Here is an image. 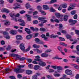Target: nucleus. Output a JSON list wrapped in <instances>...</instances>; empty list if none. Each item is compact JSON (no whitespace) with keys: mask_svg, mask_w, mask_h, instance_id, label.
Here are the masks:
<instances>
[{"mask_svg":"<svg viewBox=\"0 0 79 79\" xmlns=\"http://www.w3.org/2000/svg\"><path fill=\"white\" fill-rule=\"evenodd\" d=\"M20 48L23 51H25V52H29L31 49V46H29L28 48L25 50V47H24V44L23 43H21L19 45Z\"/></svg>","mask_w":79,"mask_h":79,"instance_id":"nucleus-1","label":"nucleus"},{"mask_svg":"<svg viewBox=\"0 0 79 79\" xmlns=\"http://www.w3.org/2000/svg\"><path fill=\"white\" fill-rule=\"evenodd\" d=\"M46 19V18L45 17H41L38 18L39 20L41 21V23H45L47 22V20H44Z\"/></svg>","mask_w":79,"mask_h":79,"instance_id":"nucleus-2","label":"nucleus"},{"mask_svg":"<svg viewBox=\"0 0 79 79\" xmlns=\"http://www.w3.org/2000/svg\"><path fill=\"white\" fill-rule=\"evenodd\" d=\"M69 23H71L70 24V25L73 26L74 25L75 23H77V20H73L72 19H70L69 20Z\"/></svg>","mask_w":79,"mask_h":79,"instance_id":"nucleus-3","label":"nucleus"},{"mask_svg":"<svg viewBox=\"0 0 79 79\" xmlns=\"http://www.w3.org/2000/svg\"><path fill=\"white\" fill-rule=\"evenodd\" d=\"M39 64L40 66H46V63L45 62L41 61L40 60L39 61V64Z\"/></svg>","mask_w":79,"mask_h":79,"instance_id":"nucleus-4","label":"nucleus"},{"mask_svg":"<svg viewBox=\"0 0 79 79\" xmlns=\"http://www.w3.org/2000/svg\"><path fill=\"white\" fill-rule=\"evenodd\" d=\"M10 15L11 18H13V17H19V16L20 14H17L15 15V14L13 13H10Z\"/></svg>","mask_w":79,"mask_h":79,"instance_id":"nucleus-5","label":"nucleus"},{"mask_svg":"<svg viewBox=\"0 0 79 79\" xmlns=\"http://www.w3.org/2000/svg\"><path fill=\"white\" fill-rule=\"evenodd\" d=\"M16 39L17 40H22L23 39V37L20 35H18L16 37Z\"/></svg>","mask_w":79,"mask_h":79,"instance_id":"nucleus-6","label":"nucleus"},{"mask_svg":"<svg viewBox=\"0 0 79 79\" xmlns=\"http://www.w3.org/2000/svg\"><path fill=\"white\" fill-rule=\"evenodd\" d=\"M65 73L66 74H68L69 75H70L72 74V71L71 70H66L65 71Z\"/></svg>","mask_w":79,"mask_h":79,"instance_id":"nucleus-7","label":"nucleus"},{"mask_svg":"<svg viewBox=\"0 0 79 79\" xmlns=\"http://www.w3.org/2000/svg\"><path fill=\"white\" fill-rule=\"evenodd\" d=\"M1 11L2 13L3 12H5V13H10V10H9L8 9H2V10H1Z\"/></svg>","mask_w":79,"mask_h":79,"instance_id":"nucleus-8","label":"nucleus"},{"mask_svg":"<svg viewBox=\"0 0 79 79\" xmlns=\"http://www.w3.org/2000/svg\"><path fill=\"white\" fill-rule=\"evenodd\" d=\"M10 33L12 35H14V34H16V31L15 30H11L10 31Z\"/></svg>","mask_w":79,"mask_h":79,"instance_id":"nucleus-9","label":"nucleus"},{"mask_svg":"<svg viewBox=\"0 0 79 79\" xmlns=\"http://www.w3.org/2000/svg\"><path fill=\"white\" fill-rule=\"evenodd\" d=\"M43 9L44 10H49L50 9V7H49V6H48L47 5H44L43 6Z\"/></svg>","mask_w":79,"mask_h":79,"instance_id":"nucleus-10","label":"nucleus"},{"mask_svg":"<svg viewBox=\"0 0 79 79\" xmlns=\"http://www.w3.org/2000/svg\"><path fill=\"white\" fill-rule=\"evenodd\" d=\"M58 35H54V34H52L50 35V38H51L52 39H55L56 37H58Z\"/></svg>","mask_w":79,"mask_h":79,"instance_id":"nucleus-11","label":"nucleus"},{"mask_svg":"<svg viewBox=\"0 0 79 79\" xmlns=\"http://www.w3.org/2000/svg\"><path fill=\"white\" fill-rule=\"evenodd\" d=\"M41 37L42 38H43L44 40L47 41V40L48 39V37L45 36V35L42 34L41 35Z\"/></svg>","mask_w":79,"mask_h":79,"instance_id":"nucleus-12","label":"nucleus"},{"mask_svg":"<svg viewBox=\"0 0 79 79\" xmlns=\"http://www.w3.org/2000/svg\"><path fill=\"white\" fill-rule=\"evenodd\" d=\"M35 58L36 59H35V61H41V60L40 59V57L39 56H35Z\"/></svg>","mask_w":79,"mask_h":79,"instance_id":"nucleus-13","label":"nucleus"},{"mask_svg":"<svg viewBox=\"0 0 79 79\" xmlns=\"http://www.w3.org/2000/svg\"><path fill=\"white\" fill-rule=\"evenodd\" d=\"M14 71L16 73H19V68H15L14 69Z\"/></svg>","mask_w":79,"mask_h":79,"instance_id":"nucleus-14","label":"nucleus"},{"mask_svg":"<svg viewBox=\"0 0 79 79\" xmlns=\"http://www.w3.org/2000/svg\"><path fill=\"white\" fill-rule=\"evenodd\" d=\"M32 35L30 34L29 35H27L26 36V39L27 40H30L31 39H32Z\"/></svg>","mask_w":79,"mask_h":79,"instance_id":"nucleus-15","label":"nucleus"},{"mask_svg":"<svg viewBox=\"0 0 79 79\" xmlns=\"http://www.w3.org/2000/svg\"><path fill=\"white\" fill-rule=\"evenodd\" d=\"M41 55L42 57H47L48 55V54H46L44 53L41 54Z\"/></svg>","mask_w":79,"mask_h":79,"instance_id":"nucleus-16","label":"nucleus"},{"mask_svg":"<svg viewBox=\"0 0 79 79\" xmlns=\"http://www.w3.org/2000/svg\"><path fill=\"white\" fill-rule=\"evenodd\" d=\"M26 74H28V75L31 74L32 73V71H31L30 70H26Z\"/></svg>","mask_w":79,"mask_h":79,"instance_id":"nucleus-17","label":"nucleus"},{"mask_svg":"<svg viewBox=\"0 0 79 79\" xmlns=\"http://www.w3.org/2000/svg\"><path fill=\"white\" fill-rule=\"evenodd\" d=\"M25 30L28 34H31V33L30 31V29H29L28 28H26Z\"/></svg>","mask_w":79,"mask_h":79,"instance_id":"nucleus-18","label":"nucleus"},{"mask_svg":"<svg viewBox=\"0 0 79 79\" xmlns=\"http://www.w3.org/2000/svg\"><path fill=\"white\" fill-rule=\"evenodd\" d=\"M55 15L58 18H61V17H63L64 16L63 15H60V13H56L55 14Z\"/></svg>","mask_w":79,"mask_h":79,"instance_id":"nucleus-19","label":"nucleus"},{"mask_svg":"<svg viewBox=\"0 0 79 79\" xmlns=\"http://www.w3.org/2000/svg\"><path fill=\"white\" fill-rule=\"evenodd\" d=\"M54 60H61L62 58L58 57V56H56L52 58Z\"/></svg>","mask_w":79,"mask_h":79,"instance_id":"nucleus-20","label":"nucleus"},{"mask_svg":"<svg viewBox=\"0 0 79 79\" xmlns=\"http://www.w3.org/2000/svg\"><path fill=\"white\" fill-rule=\"evenodd\" d=\"M72 66H73L74 68H75V69H79V65H77L73 64H72Z\"/></svg>","mask_w":79,"mask_h":79,"instance_id":"nucleus-21","label":"nucleus"},{"mask_svg":"<svg viewBox=\"0 0 79 79\" xmlns=\"http://www.w3.org/2000/svg\"><path fill=\"white\" fill-rule=\"evenodd\" d=\"M26 16L27 17V21H31V16L28 15H26Z\"/></svg>","mask_w":79,"mask_h":79,"instance_id":"nucleus-22","label":"nucleus"},{"mask_svg":"<svg viewBox=\"0 0 79 79\" xmlns=\"http://www.w3.org/2000/svg\"><path fill=\"white\" fill-rule=\"evenodd\" d=\"M61 5V6H62V8H66L67 7L68 4H67L65 3L62 4Z\"/></svg>","mask_w":79,"mask_h":79,"instance_id":"nucleus-23","label":"nucleus"},{"mask_svg":"<svg viewBox=\"0 0 79 79\" xmlns=\"http://www.w3.org/2000/svg\"><path fill=\"white\" fill-rule=\"evenodd\" d=\"M9 71H11L10 70V69H5V71L3 72L5 74H8V73H9L8 72Z\"/></svg>","mask_w":79,"mask_h":79,"instance_id":"nucleus-24","label":"nucleus"},{"mask_svg":"<svg viewBox=\"0 0 79 79\" xmlns=\"http://www.w3.org/2000/svg\"><path fill=\"white\" fill-rule=\"evenodd\" d=\"M5 23L4 24L5 25V26H8V25H10V22H9V21L5 20Z\"/></svg>","mask_w":79,"mask_h":79,"instance_id":"nucleus-25","label":"nucleus"},{"mask_svg":"<svg viewBox=\"0 0 79 79\" xmlns=\"http://www.w3.org/2000/svg\"><path fill=\"white\" fill-rule=\"evenodd\" d=\"M37 10H39V11H40V10H42V7L40 6H37L36 7Z\"/></svg>","mask_w":79,"mask_h":79,"instance_id":"nucleus-26","label":"nucleus"},{"mask_svg":"<svg viewBox=\"0 0 79 79\" xmlns=\"http://www.w3.org/2000/svg\"><path fill=\"white\" fill-rule=\"evenodd\" d=\"M33 47L35 48H39L40 47V45L35 44L33 45Z\"/></svg>","mask_w":79,"mask_h":79,"instance_id":"nucleus-27","label":"nucleus"},{"mask_svg":"<svg viewBox=\"0 0 79 79\" xmlns=\"http://www.w3.org/2000/svg\"><path fill=\"white\" fill-rule=\"evenodd\" d=\"M39 68H40V66L38 65H35L34 67V69L35 70H37V69H39Z\"/></svg>","mask_w":79,"mask_h":79,"instance_id":"nucleus-28","label":"nucleus"},{"mask_svg":"<svg viewBox=\"0 0 79 79\" xmlns=\"http://www.w3.org/2000/svg\"><path fill=\"white\" fill-rule=\"evenodd\" d=\"M56 68L57 69L60 71V70H63V67L61 66H58L56 67Z\"/></svg>","mask_w":79,"mask_h":79,"instance_id":"nucleus-29","label":"nucleus"},{"mask_svg":"<svg viewBox=\"0 0 79 79\" xmlns=\"http://www.w3.org/2000/svg\"><path fill=\"white\" fill-rule=\"evenodd\" d=\"M46 30H45V29L43 27H41L40 29V31H41V32H45Z\"/></svg>","mask_w":79,"mask_h":79,"instance_id":"nucleus-30","label":"nucleus"},{"mask_svg":"<svg viewBox=\"0 0 79 79\" xmlns=\"http://www.w3.org/2000/svg\"><path fill=\"white\" fill-rule=\"evenodd\" d=\"M60 45L64 46V47H67L68 44L64 43H60Z\"/></svg>","mask_w":79,"mask_h":79,"instance_id":"nucleus-31","label":"nucleus"},{"mask_svg":"<svg viewBox=\"0 0 79 79\" xmlns=\"http://www.w3.org/2000/svg\"><path fill=\"white\" fill-rule=\"evenodd\" d=\"M50 11L51 12H55L56 10H54L52 7H51L50 9Z\"/></svg>","mask_w":79,"mask_h":79,"instance_id":"nucleus-32","label":"nucleus"},{"mask_svg":"<svg viewBox=\"0 0 79 79\" xmlns=\"http://www.w3.org/2000/svg\"><path fill=\"white\" fill-rule=\"evenodd\" d=\"M68 16L67 15H65L64 16V20L65 21H66L68 20Z\"/></svg>","mask_w":79,"mask_h":79,"instance_id":"nucleus-33","label":"nucleus"},{"mask_svg":"<svg viewBox=\"0 0 79 79\" xmlns=\"http://www.w3.org/2000/svg\"><path fill=\"white\" fill-rule=\"evenodd\" d=\"M71 13L72 15H74L76 13V10H73L71 12Z\"/></svg>","mask_w":79,"mask_h":79,"instance_id":"nucleus-34","label":"nucleus"},{"mask_svg":"<svg viewBox=\"0 0 79 79\" xmlns=\"http://www.w3.org/2000/svg\"><path fill=\"white\" fill-rule=\"evenodd\" d=\"M40 11L41 12V13L42 15H46V13H45V12L42 10H40Z\"/></svg>","mask_w":79,"mask_h":79,"instance_id":"nucleus-35","label":"nucleus"},{"mask_svg":"<svg viewBox=\"0 0 79 79\" xmlns=\"http://www.w3.org/2000/svg\"><path fill=\"white\" fill-rule=\"evenodd\" d=\"M37 53H41L43 51L42 50H39V49H37Z\"/></svg>","mask_w":79,"mask_h":79,"instance_id":"nucleus-36","label":"nucleus"},{"mask_svg":"<svg viewBox=\"0 0 79 79\" xmlns=\"http://www.w3.org/2000/svg\"><path fill=\"white\" fill-rule=\"evenodd\" d=\"M26 7L27 9H28V8H29L31 7V6L29 5V4L27 3L26 4Z\"/></svg>","mask_w":79,"mask_h":79,"instance_id":"nucleus-37","label":"nucleus"},{"mask_svg":"<svg viewBox=\"0 0 79 79\" xmlns=\"http://www.w3.org/2000/svg\"><path fill=\"white\" fill-rule=\"evenodd\" d=\"M35 41L36 42L37 44H38L40 41V40L38 38H35Z\"/></svg>","mask_w":79,"mask_h":79,"instance_id":"nucleus-38","label":"nucleus"},{"mask_svg":"<svg viewBox=\"0 0 79 79\" xmlns=\"http://www.w3.org/2000/svg\"><path fill=\"white\" fill-rule=\"evenodd\" d=\"M57 1L56 0H51L50 2V3H55V2H56Z\"/></svg>","mask_w":79,"mask_h":79,"instance_id":"nucleus-39","label":"nucleus"},{"mask_svg":"<svg viewBox=\"0 0 79 79\" xmlns=\"http://www.w3.org/2000/svg\"><path fill=\"white\" fill-rule=\"evenodd\" d=\"M16 58L17 59H18L19 60H20V58H21V56L18 54H17L16 56Z\"/></svg>","mask_w":79,"mask_h":79,"instance_id":"nucleus-40","label":"nucleus"},{"mask_svg":"<svg viewBox=\"0 0 79 79\" xmlns=\"http://www.w3.org/2000/svg\"><path fill=\"white\" fill-rule=\"evenodd\" d=\"M32 79H37V75H34L32 77Z\"/></svg>","mask_w":79,"mask_h":79,"instance_id":"nucleus-41","label":"nucleus"},{"mask_svg":"<svg viewBox=\"0 0 79 79\" xmlns=\"http://www.w3.org/2000/svg\"><path fill=\"white\" fill-rule=\"evenodd\" d=\"M52 52V50L50 49H48L46 50L45 52V53H49V52Z\"/></svg>","mask_w":79,"mask_h":79,"instance_id":"nucleus-42","label":"nucleus"},{"mask_svg":"<svg viewBox=\"0 0 79 79\" xmlns=\"http://www.w3.org/2000/svg\"><path fill=\"white\" fill-rule=\"evenodd\" d=\"M38 44H44V42L41 41H39V42H38Z\"/></svg>","mask_w":79,"mask_h":79,"instance_id":"nucleus-43","label":"nucleus"},{"mask_svg":"<svg viewBox=\"0 0 79 79\" xmlns=\"http://www.w3.org/2000/svg\"><path fill=\"white\" fill-rule=\"evenodd\" d=\"M57 48L59 51H60V52L62 51V48H61V47L60 46H58L57 47Z\"/></svg>","mask_w":79,"mask_h":79,"instance_id":"nucleus-44","label":"nucleus"},{"mask_svg":"<svg viewBox=\"0 0 79 79\" xmlns=\"http://www.w3.org/2000/svg\"><path fill=\"white\" fill-rule=\"evenodd\" d=\"M24 70L21 69L20 68H19V73H23V72H24Z\"/></svg>","mask_w":79,"mask_h":79,"instance_id":"nucleus-45","label":"nucleus"},{"mask_svg":"<svg viewBox=\"0 0 79 79\" xmlns=\"http://www.w3.org/2000/svg\"><path fill=\"white\" fill-rule=\"evenodd\" d=\"M46 77L47 78H48V79H51L52 77V76L49 75H47Z\"/></svg>","mask_w":79,"mask_h":79,"instance_id":"nucleus-46","label":"nucleus"},{"mask_svg":"<svg viewBox=\"0 0 79 79\" xmlns=\"http://www.w3.org/2000/svg\"><path fill=\"white\" fill-rule=\"evenodd\" d=\"M59 39H60V41H64V38H62L61 37H59Z\"/></svg>","mask_w":79,"mask_h":79,"instance_id":"nucleus-47","label":"nucleus"},{"mask_svg":"<svg viewBox=\"0 0 79 79\" xmlns=\"http://www.w3.org/2000/svg\"><path fill=\"white\" fill-rule=\"evenodd\" d=\"M26 66L25 65H20L18 66V68H24V67Z\"/></svg>","mask_w":79,"mask_h":79,"instance_id":"nucleus-48","label":"nucleus"},{"mask_svg":"<svg viewBox=\"0 0 79 79\" xmlns=\"http://www.w3.org/2000/svg\"><path fill=\"white\" fill-rule=\"evenodd\" d=\"M66 37L67 39H70V38H71V35H66Z\"/></svg>","mask_w":79,"mask_h":79,"instance_id":"nucleus-49","label":"nucleus"},{"mask_svg":"<svg viewBox=\"0 0 79 79\" xmlns=\"http://www.w3.org/2000/svg\"><path fill=\"white\" fill-rule=\"evenodd\" d=\"M18 21L19 22H21V23H24V20H22V19H19L18 20Z\"/></svg>","mask_w":79,"mask_h":79,"instance_id":"nucleus-50","label":"nucleus"},{"mask_svg":"<svg viewBox=\"0 0 79 79\" xmlns=\"http://www.w3.org/2000/svg\"><path fill=\"white\" fill-rule=\"evenodd\" d=\"M75 32L76 34H77V35H79V31L77 30H75Z\"/></svg>","mask_w":79,"mask_h":79,"instance_id":"nucleus-51","label":"nucleus"},{"mask_svg":"<svg viewBox=\"0 0 79 79\" xmlns=\"http://www.w3.org/2000/svg\"><path fill=\"white\" fill-rule=\"evenodd\" d=\"M59 31H60V30L61 29L62 27H63V25L61 24H60L59 25Z\"/></svg>","mask_w":79,"mask_h":79,"instance_id":"nucleus-52","label":"nucleus"},{"mask_svg":"<svg viewBox=\"0 0 79 79\" xmlns=\"http://www.w3.org/2000/svg\"><path fill=\"white\" fill-rule=\"evenodd\" d=\"M28 66L29 68L31 69L32 68V67H33V65H32V64H30L28 65Z\"/></svg>","mask_w":79,"mask_h":79,"instance_id":"nucleus-53","label":"nucleus"},{"mask_svg":"<svg viewBox=\"0 0 79 79\" xmlns=\"http://www.w3.org/2000/svg\"><path fill=\"white\" fill-rule=\"evenodd\" d=\"M25 59L26 58H25V57H20V60H20V61H24V60H25Z\"/></svg>","mask_w":79,"mask_h":79,"instance_id":"nucleus-54","label":"nucleus"},{"mask_svg":"<svg viewBox=\"0 0 79 79\" xmlns=\"http://www.w3.org/2000/svg\"><path fill=\"white\" fill-rule=\"evenodd\" d=\"M62 6H61L60 5L59 7L58 8V9L59 11H61V10L62 9Z\"/></svg>","mask_w":79,"mask_h":79,"instance_id":"nucleus-55","label":"nucleus"},{"mask_svg":"<svg viewBox=\"0 0 79 79\" xmlns=\"http://www.w3.org/2000/svg\"><path fill=\"white\" fill-rule=\"evenodd\" d=\"M26 13V11L23 10H22L19 12V13H20V14H23V13Z\"/></svg>","mask_w":79,"mask_h":79,"instance_id":"nucleus-56","label":"nucleus"},{"mask_svg":"<svg viewBox=\"0 0 79 79\" xmlns=\"http://www.w3.org/2000/svg\"><path fill=\"white\" fill-rule=\"evenodd\" d=\"M17 55V54H10V56H13V57H15V56H16Z\"/></svg>","mask_w":79,"mask_h":79,"instance_id":"nucleus-57","label":"nucleus"},{"mask_svg":"<svg viewBox=\"0 0 79 79\" xmlns=\"http://www.w3.org/2000/svg\"><path fill=\"white\" fill-rule=\"evenodd\" d=\"M9 78L11 79H16V78L14 76H11L9 77Z\"/></svg>","mask_w":79,"mask_h":79,"instance_id":"nucleus-58","label":"nucleus"},{"mask_svg":"<svg viewBox=\"0 0 79 79\" xmlns=\"http://www.w3.org/2000/svg\"><path fill=\"white\" fill-rule=\"evenodd\" d=\"M5 37L6 38V39H10V36L9 35H7L5 36Z\"/></svg>","mask_w":79,"mask_h":79,"instance_id":"nucleus-59","label":"nucleus"},{"mask_svg":"<svg viewBox=\"0 0 79 79\" xmlns=\"http://www.w3.org/2000/svg\"><path fill=\"white\" fill-rule=\"evenodd\" d=\"M38 21L37 20H35L33 22V23L35 24H38Z\"/></svg>","mask_w":79,"mask_h":79,"instance_id":"nucleus-60","label":"nucleus"},{"mask_svg":"<svg viewBox=\"0 0 79 79\" xmlns=\"http://www.w3.org/2000/svg\"><path fill=\"white\" fill-rule=\"evenodd\" d=\"M69 58H76V56H69Z\"/></svg>","mask_w":79,"mask_h":79,"instance_id":"nucleus-61","label":"nucleus"},{"mask_svg":"<svg viewBox=\"0 0 79 79\" xmlns=\"http://www.w3.org/2000/svg\"><path fill=\"white\" fill-rule=\"evenodd\" d=\"M74 19H76L77 18V14H76L74 15V17H73Z\"/></svg>","mask_w":79,"mask_h":79,"instance_id":"nucleus-62","label":"nucleus"},{"mask_svg":"<svg viewBox=\"0 0 79 79\" xmlns=\"http://www.w3.org/2000/svg\"><path fill=\"white\" fill-rule=\"evenodd\" d=\"M27 61L29 63H31L32 60L31 59H27Z\"/></svg>","mask_w":79,"mask_h":79,"instance_id":"nucleus-63","label":"nucleus"},{"mask_svg":"<svg viewBox=\"0 0 79 79\" xmlns=\"http://www.w3.org/2000/svg\"><path fill=\"white\" fill-rule=\"evenodd\" d=\"M77 50L78 52H79V45H77L76 47Z\"/></svg>","mask_w":79,"mask_h":79,"instance_id":"nucleus-64","label":"nucleus"}]
</instances>
